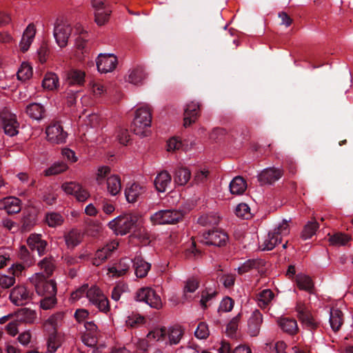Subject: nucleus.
I'll return each instance as SVG.
<instances>
[{
    "mask_svg": "<svg viewBox=\"0 0 353 353\" xmlns=\"http://www.w3.org/2000/svg\"><path fill=\"white\" fill-rule=\"evenodd\" d=\"M83 239V235L78 230L73 229L65 235V241L68 248H73L79 245Z\"/></svg>",
    "mask_w": 353,
    "mask_h": 353,
    "instance_id": "c9c22d12",
    "label": "nucleus"
},
{
    "mask_svg": "<svg viewBox=\"0 0 353 353\" xmlns=\"http://www.w3.org/2000/svg\"><path fill=\"white\" fill-rule=\"evenodd\" d=\"M111 169L109 166L102 165L97 168L95 179L99 185L103 183L105 179L110 174Z\"/></svg>",
    "mask_w": 353,
    "mask_h": 353,
    "instance_id": "6e6d98bb",
    "label": "nucleus"
},
{
    "mask_svg": "<svg viewBox=\"0 0 353 353\" xmlns=\"http://www.w3.org/2000/svg\"><path fill=\"white\" fill-rule=\"evenodd\" d=\"M135 274L137 277H145L151 268L150 263L145 261L141 257L136 256L133 260Z\"/></svg>",
    "mask_w": 353,
    "mask_h": 353,
    "instance_id": "bb28decb",
    "label": "nucleus"
},
{
    "mask_svg": "<svg viewBox=\"0 0 353 353\" xmlns=\"http://www.w3.org/2000/svg\"><path fill=\"white\" fill-rule=\"evenodd\" d=\"M61 188L66 194L73 196L77 190H79V183L76 181L65 182Z\"/></svg>",
    "mask_w": 353,
    "mask_h": 353,
    "instance_id": "bf43d9fd",
    "label": "nucleus"
},
{
    "mask_svg": "<svg viewBox=\"0 0 353 353\" xmlns=\"http://www.w3.org/2000/svg\"><path fill=\"white\" fill-rule=\"evenodd\" d=\"M147 338L151 341L163 342L166 341V327H157L151 330Z\"/></svg>",
    "mask_w": 353,
    "mask_h": 353,
    "instance_id": "ea45409f",
    "label": "nucleus"
},
{
    "mask_svg": "<svg viewBox=\"0 0 353 353\" xmlns=\"http://www.w3.org/2000/svg\"><path fill=\"white\" fill-rule=\"evenodd\" d=\"M21 209V201L15 196H8L0 200V210L8 214H16Z\"/></svg>",
    "mask_w": 353,
    "mask_h": 353,
    "instance_id": "aec40b11",
    "label": "nucleus"
},
{
    "mask_svg": "<svg viewBox=\"0 0 353 353\" xmlns=\"http://www.w3.org/2000/svg\"><path fill=\"white\" fill-rule=\"evenodd\" d=\"M132 262L129 258L122 259L117 265L108 268L107 274L110 277L121 276L129 270Z\"/></svg>",
    "mask_w": 353,
    "mask_h": 353,
    "instance_id": "393cba45",
    "label": "nucleus"
},
{
    "mask_svg": "<svg viewBox=\"0 0 353 353\" xmlns=\"http://www.w3.org/2000/svg\"><path fill=\"white\" fill-rule=\"evenodd\" d=\"M190 177L191 172L187 168L179 167L174 172V181L178 185H185Z\"/></svg>",
    "mask_w": 353,
    "mask_h": 353,
    "instance_id": "c85d7f7f",
    "label": "nucleus"
},
{
    "mask_svg": "<svg viewBox=\"0 0 353 353\" xmlns=\"http://www.w3.org/2000/svg\"><path fill=\"white\" fill-rule=\"evenodd\" d=\"M27 243L30 249L37 250L39 256L44 254L47 242L37 234H31L27 239Z\"/></svg>",
    "mask_w": 353,
    "mask_h": 353,
    "instance_id": "b1692460",
    "label": "nucleus"
},
{
    "mask_svg": "<svg viewBox=\"0 0 353 353\" xmlns=\"http://www.w3.org/2000/svg\"><path fill=\"white\" fill-rule=\"evenodd\" d=\"M264 265V261L261 259H249L238 268L239 274H244L252 269H259Z\"/></svg>",
    "mask_w": 353,
    "mask_h": 353,
    "instance_id": "79ce46f5",
    "label": "nucleus"
},
{
    "mask_svg": "<svg viewBox=\"0 0 353 353\" xmlns=\"http://www.w3.org/2000/svg\"><path fill=\"white\" fill-rule=\"evenodd\" d=\"M107 190L112 196L117 195L121 190V179L117 174H112L107 178Z\"/></svg>",
    "mask_w": 353,
    "mask_h": 353,
    "instance_id": "7c9ffc66",
    "label": "nucleus"
},
{
    "mask_svg": "<svg viewBox=\"0 0 353 353\" xmlns=\"http://www.w3.org/2000/svg\"><path fill=\"white\" fill-rule=\"evenodd\" d=\"M17 79L20 81H26L32 75V68L31 65L26 62L21 63L17 71Z\"/></svg>",
    "mask_w": 353,
    "mask_h": 353,
    "instance_id": "8fccbe9b",
    "label": "nucleus"
},
{
    "mask_svg": "<svg viewBox=\"0 0 353 353\" xmlns=\"http://www.w3.org/2000/svg\"><path fill=\"white\" fill-rule=\"evenodd\" d=\"M40 301V306L43 310L52 309L57 303L56 295H46Z\"/></svg>",
    "mask_w": 353,
    "mask_h": 353,
    "instance_id": "13d9d810",
    "label": "nucleus"
},
{
    "mask_svg": "<svg viewBox=\"0 0 353 353\" xmlns=\"http://www.w3.org/2000/svg\"><path fill=\"white\" fill-rule=\"evenodd\" d=\"M199 288V282L195 279H188L185 284L183 288L184 296L187 297L188 293L194 292Z\"/></svg>",
    "mask_w": 353,
    "mask_h": 353,
    "instance_id": "0e129e2a",
    "label": "nucleus"
},
{
    "mask_svg": "<svg viewBox=\"0 0 353 353\" xmlns=\"http://www.w3.org/2000/svg\"><path fill=\"white\" fill-rule=\"evenodd\" d=\"M145 185L139 183H132L127 185L125 189V196L129 203H135L145 192Z\"/></svg>",
    "mask_w": 353,
    "mask_h": 353,
    "instance_id": "2eb2a0df",
    "label": "nucleus"
},
{
    "mask_svg": "<svg viewBox=\"0 0 353 353\" xmlns=\"http://www.w3.org/2000/svg\"><path fill=\"white\" fill-rule=\"evenodd\" d=\"M90 85L91 93L95 99H100L106 94V88L102 83L92 81Z\"/></svg>",
    "mask_w": 353,
    "mask_h": 353,
    "instance_id": "864d4df0",
    "label": "nucleus"
},
{
    "mask_svg": "<svg viewBox=\"0 0 353 353\" xmlns=\"http://www.w3.org/2000/svg\"><path fill=\"white\" fill-rule=\"evenodd\" d=\"M145 78L144 70L141 68H137L130 71L127 77V81L130 83L138 85L141 83Z\"/></svg>",
    "mask_w": 353,
    "mask_h": 353,
    "instance_id": "a19ab883",
    "label": "nucleus"
},
{
    "mask_svg": "<svg viewBox=\"0 0 353 353\" xmlns=\"http://www.w3.org/2000/svg\"><path fill=\"white\" fill-rule=\"evenodd\" d=\"M68 80L70 84L81 85L85 80V72L77 69H72L68 72Z\"/></svg>",
    "mask_w": 353,
    "mask_h": 353,
    "instance_id": "49530a36",
    "label": "nucleus"
},
{
    "mask_svg": "<svg viewBox=\"0 0 353 353\" xmlns=\"http://www.w3.org/2000/svg\"><path fill=\"white\" fill-rule=\"evenodd\" d=\"M0 121L6 134L13 137L18 134L19 124L15 114L4 111L0 114Z\"/></svg>",
    "mask_w": 353,
    "mask_h": 353,
    "instance_id": "9d476101",
    "label": "nucleus"
},
{
    "mask_svg": "<svg viewBox=\"0 0 353 353\" xmlns=\"http://www.w3.org/2000/svg\"><path fill=\"white\" fill-rule=\"evenodd\" d=\"M61 155L63 159L71 163H76L78 161V157L76 156L75 152L68 148H64L61 150Z\"/></svg>",
    "mask_w": 353,
    "mask_h": 353,
    "instance_id": "774afa93",
    "label": "nucleus"
},
{
    "mask_svg": "<svg viewBox=\"0 0 353 353\" xmlns=\"http://www.w3.org/2000/svg\"><path fill=\"white\" fill-rule=\"evenodd\" d=\"M343 322L342 312L338 308H332L330 310V323L334 331H338Z\"/></svg>",
    "mask_w": 353,
    "mask_h": 353,
    "instance_id": "f704fd0d",
    "label": "nucleus"
},
{
    "mask_svg": "<svg viewBox=\"0 0 353 353\" xmlns=\"http://www.w3.org/2000/svg\"><path fill=\"white\" fill-rule=\"evenodd\" d=\"M14 317L19 322L32 323L36 319V313L30 309L23 308L14 314Z\"/></svg>",
    "mask_w": 353,
    "mask_h": 353,
    "instance_id": "4c0bfd02",
    "label": "nucleus"
},
{
    "mask_svg": "<svg viewBox=\"0 0 353 353\" xmlns=\"http://www.w3.org/2000/svg\"><path fill=\"white\" fill-rule=\"evenodd\" d=\"M192 145L189 146L185 142H182L179 138L173 137L170 139L167 143V150L169 152L175 151L182 148L184 150H189Z\"/></svg>",
    "mask_w": 353,
    "mask_h": 353,
    "instance_id": "09e8293b",
    "label": "nucleus"
},
{
    "mask_svg": "<svg viewBox=\"0 0 353 353\" xmlns=\"http://www.w3.org/2000/svg\"><path fill=\"white\" fill-rule=\"evenodd\" d=\"M138 216L134 214L120 215L108 223V227L116 235L123 236L129 233L138 221Z\"/></svg>",
    "mask_w": 353,
    "mask_h": 353,
    "instance_id": "f03ea898",
    "label": "nucleus"
},
{
    "mask_svg": "<svg viewBox=\"0 0 353 353\" xmlns=\"http://www.w3.org/2000/svg\"><path fill=\"white\" fill-rule=\"evenodd\" d=\"M118 246L119 243L117 241H112L102 248L99 249L93 259V265L96 266L101 265L111 255L112 252L116 250Z\"/></svg>",
    "mask_w": 353,
    "mask_h": 353,
    "instance_id": "f3484780",
    "label": "nucleus"
},
{
    "mask_svg": "<svg viewBox=\"0 0 353 353\" xmlns=\"http://www.w3.org/2000/svg\"><path fill=\"white\" fill-rule=\"evenodd\" d=\"M71 32L72 28L68 22L63 21L56 22L53 34L57 45L60 48H65L68 45Z\"/></svg>",
    "mask_w": 353,
    "mask_h": 353,
    "instance_id": "6e6552de",
    "label": "nucleus"
},
{
    "mask_svg": "<svg viewBox=\"0 0 353 353\" xmlns=\"http://www.w3.org/2000/svg\"><path fill=\"white\" fill-rule=\"evenodd\" d=\"M98 71L100 73L112 72L118 64L117 56L112 53H101L96 59Z\"/></svg>",
    "mask_w": 353,
    "mask_h": 353,
    "instance_id": "1a4fd4ad",
    "label": "nucleus"
},
{
    "mask_svg": "<svg viewBox=\"0 0 353 353\" xmlns=\"http://www.w3.org/2000/svg\"><path fill=\"white\" fill-rule=\"evenodd\" d=\"M297 317L303 325L308 330H314L319 325V322L312 316L305 305L299 302L296 306Z\"/></svg>",
    "mask_w": 353,
    "mask_h": 353,
    "instance_id": "9b49d317",
    "label": "nucleus"
},
{
    "mask_svg": "<svg viewBox=\"0 0 353 353\" xmlns=\"http://www.w3.org/2000/svg\"><path fill=\"white\" fill-rule=\"evenodd\" d=\"M296 283L300 290L312 293L314 283L309 276L302 273L298 274L296 276Z\"/></svg>",
    "mask_w": 353,
    "mask_h": 353,
    "instance_id": "2f4dec72",
    "label": "nucleus"
},
{
    "mask_svg": "<svg viewBox=\"0 0 353 353\" xmlns=\"http://www.w3.org/2000/svg\"><path fill=\"white\" fill-rule=\"evenodd\" d=\"M30 281L39 296L56 295V283L53 280L46 281L41 273H35L30 278Z\"/></svg>",
    "mask_w": 353,
    "mask_h": 353,
    "instance_id": "39448f33",
    "label": "nucleus"
},
{
    "mask_svg": "<svg viewBox=\"0 0 353 353\" xmlns=\"http://www.w3.org/2000/svg\"><path fill=\"white\" fill-rule=\"evenodd\" d=\"M69 169V166L66 163L63 161H57L52 164L48 168L43 171V174L46 176L57 175L61 174Z\"/></svg>",
    "mask_w": 353,
    "mask_h": 353,
    "instance_id": "e433bc0d",
    "label": "nucleus"
},
{
    "mask_svg": "<svg viewBox=\"0 0 353 353\" xmlns=\"http://www.w3.org/2000/svg\"><path fill=\"white\" fill-rule=\"evenodd\" d=\"M183 218V213L179 210H161L150 216V221L153 225H174L178 223Z\"/></svg>",
    "mask_w": 353,
    "mask_h": 353,
    "instance_id": "20e7f679",
    "label": "nucleus"
},
{
    "mask_svg": "<svg viewBox=\"0 0 353 353\" xmlns=\"http://www.w3.org/2000/svg\"><path fill=\"white\" fill-rule=\"evenodd\" d=\"M141 121L145 122L148 124H151L152 123V113L151 109L148 105H143L139 107L135 113V117L138 118Z\"/></svg>",
    "mask_w": 353,
    "mask_h": 353,
    "instance_id": "c03bdc74",
    "label": "nucleus"
},
{
    "mask_svg": "<svg viewBox=\"0 0 353 353\" xmlns=\"http://www.w3.org/2000/svg\"><path fill=\"white\" fill-rule=\"evenodd\" d=\"M171 176L165 170L157 174L154 179V185L159 192H165L171 183Z\"/></svg>",
    "mask_w": 353,
    "mask_h": 353,
    "instance_id": "a878e982",
    "label": "nucleus"
},
{
    "mask_svg": "<svg viewBox=\"0 0 353 353\" xmlns=\"http://www.w3.org/2000/svg\"><path fill=\"white\" fill-rule=\"evenodd\" d=\"M46 222L48 226L55 228L61 225L63 222V216L57 212H49L46 215Z\"/></svg>",
    "mask_w": 353,
    "mask_h": 353,
    "instance_id": "3c124183",
    "label": "nucleus"
},
{
    "mask_svg": "<svg viewBox=\"0 0 353 353\" xmlns=\"http://www.w3.org/2000/svg\"><path fill=\"white\" fill-rule=\"evenodd\" d=\"M279 325L283 332L293 335L297 333L299 328L296 320L283 318L279 321Z\"/></svg>",
    "mask_w": 353,
    "mask_h": 353,
    "instance_id": "72a5a7b5",
    "label": "nucleus"
},
{
    "mask_svg": "<svg viewBox=\"0 0 353 353\" xmlns=\"http://www.w3.org/2000/svg\"><path fill=\"white\" fill-rule=\"evenodd\" d=\"M91 4L94 10L95 22L99 26L104 25L108 21L112 12L106 0H92Z\"/></svg>",
    "mask_w": 353,
    "mask_h": 353,
    "instance_id": "0eeeda50",
    "label": "nucleus"
},
{
    "mask_svg": "<svg viewBox=\"0 0 353 353\" xmlns=\"http://www.w3.org/2000/svg\"><path fill=\"white\" fill-rule=\"evenodd\" d=\"M350 239V236L347 234L336 233L329 238V241L333 245L341 246L346 245Z\"/></svg>",
    "mask_w": 353,
    "mask_h": 353,
    "instance_id": "5fc2aeb1",
    "label": "nucleus"
},
{
    "mask_svg": "<svg viewBox=\"0 0 353 353\" xmlns=\"http://www.w3.org/2000/svg\"><path fill=\"white\" fill-rule=\"evenodd\" d=\"M73 196L79 202H85L90 198V193L79 183V190H77Z\"/></svg>",
    "mask_w": 353,
    "mask_h": 353,
    "instance_id": "052dcab7",
    "label": "nucleus"
},
{
    "mask_svg": "<svg viewBox=\"0 0 353 353\" xmlns=\"http://www.w3.org/2000/svg\"><path fill=\"white\" fill-rule=\"evenodd\" d=\"M62 344V337L57 331L51 333L47 339L46 353H54Z\"/></svg>",
    "mask_w": 353,
    "mask_h": 353,
    "instance_id": "c756f323",
    "label": "nucleus"
},
{
    "mask_svg": "<svg viewBox=\"0 0 353 353\" xmlns=\"http://www.w3.org/2000/svg\"><path fill=\"white\" fill-rule=\"evenodd\" d=\"M136 299L138 301H143L149 305L151 307L160 309L163 303L161 299L156 292L151 288H143L137 292Z\"/></svg>",
    "mask_w": 353,
    "mask_h": 353,
    "instance_id": "423d86ee",
    "label": "nucleus"
},
{
    "mask_svg": "<svg viewBox=\"0 0 353 353\" xmlns=\"http://www.w3.org/2000/svg\"><path fill=\"white\" fill-rule=\"evenodd\" d=\"M36 35V27L30 23L25 29L19 43L20 50L25 52L28 50Z\"/></svg>",
    "mask_w": 353,
    "mask_h": 353,
    "instance_id": "4be33fe9",
    "label": "nucleus"
},
{
    "mask_svg": "<svg viewBox=\"0 0 353 353\" xmlns=\"http://www.w3.org/2000/svg\"><path fill=\"white\" fill-rule=\"evenodd\" d=\"M233 307L234 301L231 298L226 296L221 301L219 305V312H228L231 311Z\"/></svg>",
    "mask_w": 353,
    "mask_h": 353,
    "instance_id": "69168bd1",
    "label": "nucleus"
},
{
    "mask_svg": "<svg viewBox=\"0 0 353 353\" xmlns=\"http://www.w3.org/2000/svg\"><path fill=\"white\" fill-rule=\"evenodd\" d=\"M274 294L272 290L265 289L261 291L257 297L258 305L261 308L266 307L274 299Z\"/></svg>",
    "mask_w": 353,
    "mask_h": 353,
    "instance_id": "a18cd8bd",
    "label": "nucleus"
},
{
    "mask_svg": "<svg viewBox=\"0 0 353 353\" xmlns=\"http://www.w3.org/2000/svg\"><path fill=\"white\" fill-rule=\"evenodd\" d=\"M64 312H59L52 315H51L45 322V326L50 325L54 331H56V329L58 326H59L63 319Z\"/></svg>",
    "mask_w": 353,
    "mask_h": 353,
    "instance_id": "603ef678",
    "label": "nucleus"
},
{
    "mask_svg": "<svg viewBox=\"0 0 353 353\" xmlns=\"http://www.w3.org/2000/svg\"><path fill=\"white\" fill-rule=\"evenodd\" d=\"M46 133L48 141L52 143H64L67 138V132H65L62 126L55 123L49 125L46 130Z\"/></svg>",
    "mask_w": 353,
    "mask_h": 353,
    "instance_id": "4468645a",
    "label": "nucleus"
},
{
    "mask_svg": "<svg viewBox=\"0 0 353 353\" xmlns=\"http://www.w3.org/2000/svg\"><path fill=\"white\" fill-rule=\"evenodd\" d=\"M117 140L122 145H127L130 141L129 132L125 129H119L116 133Z\"/></svg>",
    "mask_w": 353,
    "mask_h": 353,
    "instance_id": "338daca9",
    "label": "nucleus"
},
{
    "mask_svg": "<svg viewBox=\"0 0 353 353\" xmlns=\"http://www.w3.org/2000/svg\"><path fill=\"white\" fill-rule=\"evenodd\" d=\"M42 86L44 89L53 90L59 86V78L54 73H48L46 74L43 81Z\"/></svg>",
    "mask_w": 353,
    "mask_h": 353,
    "instance_id": "de8ad7c7",
    "label": "nucleus"
},
{
    "mask_svg": "<svg viewBox=\"0 0 353 353\" xmlns=\"http://www.w3.org/2000/svg\"><path fill=\"white\" fill-rule=\"evenodd\" d=\"M235 214L239 217L248 219L250 215V208L246 203H240L236 207Z\"/></svg>",
    "mask_w": 353,
    "mask_h": 353,
    "instance_id": "680f3d73",
    "label": "nucleus"
},
{
    "mask_svg": "<svg viewBox=\"0 0 353 353\" xmlns=\"http://www.w3.org/2000/svg\"><path fill=\"white\" fill-rule=\"evenodd\" d=\"M246 188L247 183L241 176L234 177L230 183V190L232 194H242Z\"/></svg>",
    "mask_w": 353,
    "mask_h": 353,
    "instance_id": "473e14b6",
    "label": "nucleus"
},
{
    "mask_svg": "<svg viewBox=\"0 0 353 353\" xmlns=\"http://www.w3.org/2000/svg\"><path fill=\"white\" fill-rule=\"evenodd\" d=\"M150 127L151 124L141 121L139 117L134 119L132 130L137 135L141 137L149 136L151 133Z\"/></svg>",
    "mask_w": 353,
    "mask_h": 353,
    "instance_id": "cd10ccee",
    "label": "nucleus"
},
{
    "mask_svg": "<svg viewBox=\"0 0 353 353\" xmlns=\"http://www.w3.org/2000/svg\"><path fill=\"white\" fill-rule=\"evenodd\" d=\"M200 105L195 101H191L186 104L184 109V123L185 127L190 126L194 123L199 116Z\"/></svg>",
    "mask_w": 353,
    "mask_h": 353,
    "instance_id": "a211bd4d",
    "label": "nucleus"
},
{
    "mask_svg": "<svg viewBox=\"0 0 353 353\" xmlns=\"http://www.w3.org/2000/svg\"><path fill=\"white\" fill-rule=\"evenodd\" d=\"M184 334V329L179 325L166 327V340L170 345H177Z\"/></svg>",
    "mask_w": 353,
    "mask_h": 353,
    "instance_id": "5701e85b",
    "label": "nucleus"
},
{
    "mask_svg": "<svg viewBox=\"0 0 353 353\" xmlns=\"http://www.w3.org/2000/svg\"><path fill=\"white\" fill-rule=\"evenodd\" d=\"M290 234V226L286 221H282L272 232L268 234L261 247L263 250H272L280 243L283 238Z\"/></svg>",
    "mask_w": 353,
    "mask_h": 353,
    "instance_id": "7ed1b4c3",
    "label": "nucleus"
},
{
    "mask_svg": "<svg viewBox=\"0 0 353 353\" xmlns=\"http://www.w3.org/2000/svg\"><path fill=\"white\" fill-rule=\"evenodd\" d=\"M32 293L24 285H17L10 292V299L16 305H23L30 301Z\"/></svg>",
    "mask_w": 353,
    "mask_h": 353,
    "instance_id": "f8f14e48",
    "label": "nucleus"
},
{
    "mask_svg": "<svg viewBox=\"0 0 353 353\" xmlns=\"http://www.w3.org/2000/svg\"><path fill=\"white\" fill-rule=\"evenodd\" d=\"M228 241V236L226 232L215 230L205 232L203 235L201 241L206 245L215 246L225 245Z\"/></svg>",
    "mask_w": 353,
    "mask_h": 353,
    "instance_id": "ddd939ff",
    "label": "nucleus"
},
{
    "mask_svg": "<svg viewBox=\"0 0 353 353\" xmlns=\"http://www.w3.org/2000/svg\"><path fill=\"white\" fill-rule=\"evenodd\" d=\"M283 175V171L279 168H268L264 169L258 176L261 185L272 184L278 181Z\"/></svg>",
    "mask_w": 353,
    "mask_h": 353,
    "instance_id": "dca6fc26",
    "label": "nucleus"
},
{
    "mask_svg": "<svg viewBox=\"0 0 353 353\" xmlns=\"http://www.w3.org/2000/svg\"><path fill=\"white\" fill-rule=\"evenodd\" d=\"M85 296L90 303L95 305L101 312H107L109 311V301L103 292L95 285L89 286L84 284L71 294L70 298L72 301H77Z\"/></svg>",
    "mask_w": 353,
    "mask_h": 353,
    "instance_id": "f257e3e1",
    "label": "nucleus"
},
{
    "mask_svg": "<svg viewBox=\"0 0 353 353\" xmlns=\"http://www.w3.org/2000/svg\"><path fill=\"white\" fill-rule=\"evenodd\" d=\"M26 112L32 119L40 120L44 115L45 109L41 104L32 103L27 106Z\"/></svg>",
    "mask_w": 353,
    "mask_h": 353,
    "instance_id": "58836bf2",
    "label": "nucleus"
},
{
    "mask_svg": "<svg viewBox=\"0 0 353 353\" xmlns=\"http://www.w3.org/2000/svg\"><path fill=\"white\" fill-rule=\"evenodd\" d=\"M195 336L199 339H205L210 335V330L207 323L200 322L194 332Z\"/></svg>",
    "mask_w": 353,
    "mask_h": 353,
    "instance_id": "4d7b16f0",
    "label": "nucleus"
},
{
    "mask_svg": "<svg viewBox=\"0 0 353 353\" xmlns=\"http://www.w3.org/2000/svg\"><path fill=\"white\" fill-rule=\"evenodd\" d=\"M85 34L86 32L82 30L79 33V36L75 39L74 46L76 52L74 53V56L79 61L84 60L88 54V48L87 44L88 39L87 37H85Z\"/></svg>",
    "mask_w": 353,
    "mask_h": 353,
    "instance_id": "6ab92c4d",
    "label": "nucleus"
},
{
    "mask_svg": "<svg viewBox=\"0 0 353 353\" xmlns=\"http://www.w3.org/2000/svg\"><path fill=\"white\" fill-rule=\"evenodd\" d=\"M319 227V223L314 219L308 221L304 226L301 232V238L303 240L310 239L315 234Z\"/></svg>",
    "mask_w": 353,
    "mask_h": 353,
    "instance_id": "37998d69",
    "label": "nucleus"
},
{
    "mask_svg": "<svg viewBox=\"0 0 353 353\" xmlns=\"http://www.w3.org/2000/svg\"><path fill=\"white\" fill-rule=\"evenodd\" d=\"M262 322L261 313L258 310H255L248 322V332L251 336H256L259 334Z\"/></svg>",
    "mask_w": 353,
    "mask_h": 353,
    "instance_id": "412c9836",
    "label": "nucleus"
},
{
    "mask_svg": "<svg viewBox=\"0 0 353 353\" xmlns=\"http://www.w3.org/2000/svg\"><path fill=\"white\" fill-rule=\"evenodd\" d=\"M41 269L43 270L47 276L52 274L54 265L52 259L45 258L39 263Z\"/></svg>",
    "mask_w": 353,
    "mask_h": 353,
    "instance_id": "e2e57ef3",
    "label": "nucleus"
}]
</instances>
